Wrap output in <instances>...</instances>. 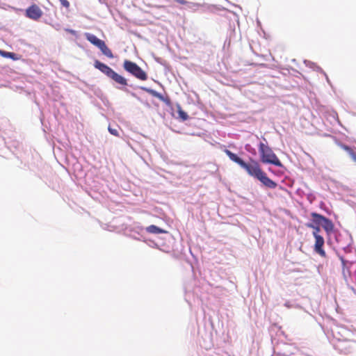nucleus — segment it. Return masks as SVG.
Returning <instances> with one entry per match:
<instances>
[{"instance_id": "obj_6", "label": "nucleus", "mask_w": 356, "mask_h": 356, "mask_svg": "<svg viewBox=\"0 0 356 356\" xmlns=\"http://www.w3.org/2000/svg\"><path fill=\"white\" fill-rule=\"evenodd\" d=\"M42 15L41 8L35 3L29 6L25 10L26 17L34 21L39 20Z\"/></svg>"}, {"instance_id": "obj_2", "label": "nucleus", "mask_w": 356, "mask_h": 356, "mask_svg": "<svg viewBox=\"0 0 356 356\" xmlns=\"http://www.w3.org/2000/svg\"><path fill=\"white\" fill-rule=\"evenodd\" d=\"M261 161L264 163H270L278 167H282V163L273 152L272 149L263 143L259 145Z\"/></svg>"}, {"instance_id": "obj_8", "label": "nucleus", "mask_w": 356, "mask_h": 356, "mask_svg": "<svg viewBox=\"0 0 356 356\" xmlns=\"http://www.w3.org/2000/svg\"><path fill=\"white\" fill-rule=\"evenodd\" d=\"M321 219L323 220L321 226L323 227V229L327 234L331 233L334 230V227L333 222L330 219L325 217L321 218Z\"/></svg>"}, {"instance_id": "obj_15", "label": "nucleus", "mask_w": 356, "mask_h": 356, "mask_svg": "<svg viewBox=\"0 0 356 356\" xmlns=\"http://www.w3.org/2000/svg\"><path fill=\"white\" fill-rule=\"evenodd\" d=\"M108 131L113 136H119V132L116 129H113L110 127H108Z\"/></svg>"}, {"instance_id": "obj_12", "label": "nucleus", "mask_w": 356, "mask_h": 356, "mask_svg": "<svg viewBox=\"0 0 356 356\" xmlns=\"http://www.w3.org/2000/svg\"><path fill=\"white\" fill-rule=\"evenodd\" d=\"M307 227H309V228H312L314 229V232H313V236L314 237H316V236H320L318 234L319 232H320V225H314V224H307Z\"/></svg>"}, {"instance_id": "obj_5", "label": "nucleus", "mask_w": 356, "mask_h": 356, "mask_svg": "<svg viewBox=\"0 0 356 356\" xmlns=\"http://www.w3.org/2000/svg\"><path fill=\"white\" fill-rule=\"evenodd\" d=\"M85 37L90 43L98 47L105 56L110 58H113L111 50L106 45L104 41L90 33H85Z\"/></svg>"}, {"instance_id": "obj_11", "label": "nucleus", "mask_w": 356, "mask_h": 356, "mask_svg": "<svg viewBox=\"0 0 356 356\" xmlns=\"http://www.w3.org/2000/svg\"><path fill=\"white\" fill-rule=\"evenodd\" d=\"M146 231L147 232L152 233V234H162V233H165V232L164 230H163L160 227H157L156 225H154L148 226L146 228Z\"/></svg>"}, {"instance_id": "obj_14", "label": "nucleus", "mask_w": 356, "mask_h": 356, "mask_svg": "<svg viewBox=\"0 0 356 356\" xmlns=\"http://www.w3.org/2000/svg\"><path fill=\"white\" fill-rule=\"evenodd\" d=\"M0 54L3 57L10 58H12L13 60H16V54L15 53L8 52V51H0Z\"/></svg>"}, {"instance_id": "obj_16", "label": "nucleus", "mask_w": 356, "mask_h": 356, "mask_svg": "<svg viewBox=\"0 0 356 356\" xmlns=\"http://www.w3.org/2000/svg\"><path fill=\"white\" fill-rule=\"evenodd\" d=\"M61 5L66 8H68L70 7V2L67 0H59Z\"/></svg>"}, {"instance_id": "obj_9", "label": "nucleus", "mask_w": 356, "mask_h": 356, "mask_svg": "<svg viewBox=\"0 0 356 356\" xmlns=\"http://www.w3.org/2000/svg\"><path fill=\"white\" fill-rule=\"evenodd\" d=\"M340 147H341V149L345 150L350 155L351 159L356 163V152L354 150V149H353L350 147H349V146H348L346 145H344V144H341Z\"/></svg>"}, {"instance_id": "obj_10", "label": "nucleus", "mask_w": 356, "mask_h": 356, "mask_svg": "<svg viewBox=\"0 0 356 356\" xmlns=\"http://www.w3.org/2000/svg\"><path fill=\"white\" fill-rule=\"evenodd\" d=\"M311 216L312 217V222H311L310 224H314V225H321L322 222H323V220L321 219V218H324L325 216L321 215V214H318L317 213H315V212H313L311 213Z\"/></svg>"}, {"instance_id": "obj_17", "label": "nucleus", "mask_w": 356, "mask_h": 356, "mask_svg": "<svg viewBox=\"0 0 356 356\" xmlns=\"http://www.w3.org/2000/svg\"><path fill=\"white\" fill-rule=\"evenodd\" d=\"M147 91L149 92H151L152 93H153L154 95H156V93L152 90H147Z\"/></svg>"}, {"instance_id": "obj_3", "label": "nucleus", "mask_w": 356, "mask_h": 356, "mask_svg": "<svg viewBox=\"0 0 356 356\" xmlns=\"http://www.w3.org/2000/svg\"><path fill=\"white\" fill-rule=\"evenodd\" d=\"M94 66L95 68L98 69L99 71L106 74L108 77L111 78L117 83L122 86L127 85V81L124 77L118 74L106 64L99 60H95Z\"/></svg>"}, {"instance_id": "obj_13", "label": "nucleus", "mask_w": 356, "mask_h": 356, "mask_svg": "<svg viewBox=\"0 0 356 356\" xmlns=\"http://www.w3.org/2000/svg\"><path fill=\"white\" fill-rule=\"evenodd\" d=\"M177 113L179 118H181L182 120L185 121L188 120V114L185 111H184L180 106H178Z\"/></svg>"}, {"instance_id": "obj_1", "label": "nucleus", "mask_w": 356, "mask_h": 356, "mask_svg": "<svg viewBox=\"0 0 356 356\" xmlns=\"http://www.w3.org/2000/svg\"><path fill=\"white\" fill-rule=\"evenodd\" d=\"M224 152L230 160L239 165L249 176L258 179L267 188H275L277 187V183L267 176L258 161L250 159L248 163H246L230 150L225 149Z\"/></svg>"}, {"instance_id": "obj_4", "label": "nucleus", "mask_w": 356, "mask_h": 356, "mask_svg": "<svg viewBox=\"0 0 356 356\" xmlns=\"http://www.w3.org/2000/svg\"><path fill=\"white\" fill-rule=\"evenodd\" d=\"M124 69L136 79L141 81H146L147 79V73L136 63L125 60L123 63Z\"/></svg>"}, {"instance_id": "obj_7", "label": "nucleus", "mask_w": 356, "mask_h": 356, "mask_svg": "<svg viewBox=\"0 0 356 356\" xmlns=\"http://www.w3.org/2000/svg\"><path fill=\"white\" fill-rule=\"evenodd\" d=\"M315 238V244H314V251L322 257H326V253L323 250V247L324 245V238L321 236H316Z\"/></svg>"}]
</instances>
